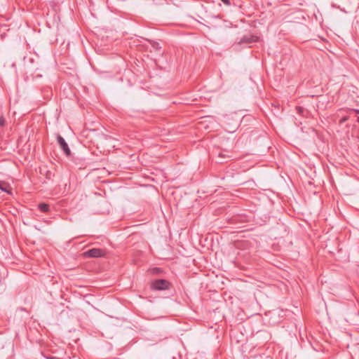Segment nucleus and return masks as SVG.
I'll return each mask as SVG.
<instances>
[{
    "label": "nucleus",
    "instance_id": "6",
    "mask_svg": "<svg viewBox=\"0 0 359 359\" xmlns=\"http://www.w3.org/2000/svg\"><path fill=\"white\" fill-rule=\"evenodd\" d=\"M49 205L46 203H40L38 205V208L43 212H48L49 211Z\"/></svg>",
    "mask_w": 359,
    "mask_h": 359
},
{
    "label": "nucleus",
    "instance_id": "5",
    "mask_svg": "<svg viewBox=\"0 0 359 359\" xmlns=\"http://www.w3.org/2000/svg\"><path fill=\"white\" fill-rule=\"evenodd\" d=\"M0 189L7 194H11V188L8 184L4 181H0Z\"/></svg>",
    "mask_w": 359,
    "mask_h": 359
},
{
    "label": "nucleus",
    "instance_id": "12",
    "mask_svg": "<svg viewBox=\"0 0 359 359\" xmlns=\"http://www.w3.org/2000/svg\"><path fill=\"white\" fill-rule=\"evenodd\" d=\"M297 109H298V111H301V109H302V108H301V107H297Z\"/></svg>",
    "mask_w": 359,
    "mask_h": 359
},
{
    "label": "nucleus",
    "instance_id": "10",
    "mask_svg": "<svg viewBox=\"0 0 359 359\" xmlns=\"http://www.w3.org/2000/svg\"><path fill=\"white\" fill-rule=\"evenodd\" d=\"M48 359H60V358H56V357H50V358H49Z\"/></svg>",
    "mask_w": 359,
    "mask_h": 359
},
{
    "label": "nucleus",
    "instance_id": "11",
    "mask_svg": "<svg viewBox=\"0 0 359 359\" xmlns=\"http://www.w3.org/2000/svg\"><path fill=\"white\" fill-rule=\"evenodd\" d=\"M219 156H220V157H224V155L222 153H220V154H219Z\"/></svg>",
    "mask_w": 359,
    "mask_h": 359
},
{
    "label": "nucleus",
    "instance_id": "4",
    "mask_svg": "<svg viewBox=\"0 0 359 359\" xmlns=\"http://www.w3.org/2000/svg\"><path fill=\"white\" fill-rule=\"evenodd\" d=\"M258 40V37L255 35H246L243 36L241 40L239 41L238 43H250L253 42H256Z\"/></svg>",
    "mask_w": 359,
    "mask_h": 359
},
{
    "label": "nucleus",
    "instance_id": "13",
    "mask_svg": "<svg viewBox=\"0 0 359 359\" xmlns=\"http://www.w3.org/2000/svg\"><path fill=\"white\" fill-rule=\"evenodd\" d=\"M358 122L359 123V116L358 117Z\"/></svg>",
    "mask_w": 359,
    "mask_h": 359
},
{
    "label": "nucleus",
    "instance_id": "9",
    "mask_svg": "<svg viewBox=\"0 0 359 359\" xmlns=\"http://www.w3.org/2000/svg\"><path fill=\"white\" fill-rule=\"evenodd\" d=\"M154 270L156 271V272H159L161 271V269H159V268H156V269H154Z\"/></svg>",
    "mask_w": 359,
    "mask_h": 359
},
{
    "label": "nucleus",
    "instance_id": "8",
    "mask_svg": "<svg viewBox=\"0 0 359 359\" xmlns=\"http://www.w3.org/2000/svg\"><path fill=\"white\" fill-rule=\"evenodd\" d=\"M222 1L226 6H230L231 5V2L229 0H222Z\"/></svg>",
    "mask_w": 359,
    "mask_h": 359
},
{
    "label": "nucleus",
    "instance_id": "3",
    "mask_svg": "<svg viewBox=\"0 0 359 359\" xmlns=\"http://www.w3.org/2000/svg\"><path fill=\"white\" fill-rule=\"evenodd\" d=\"M57 143L60 145V149L64 151L67 156L71 155V150L65 139L59 134L57 135Z\"/></svg>",
    "mask_w": 359,
    "mask_h": 359
},
{
    "label": "nucleus",
    "instance_id": "7",
    "mask_svg": "<svg viewBox=\"0 0 359 359\" xmlns=\"http://www.w3.org/2000/svg\"><path fill=\"white\" fill-rule=\"evenodd\" d=\"M6 125V120L4 116H0V126L4 127Z\"/></svg>",
    "mask_w": 359,
    "mask_h": 359
},
{
    "label": "nucleus",
    "instance_id": "2",
    "mask_svg": "<svg viewBox=\"0 0 359 359\" xmlns=\"http://www.w3.org/2000/svg\"><path fill=\"white\" fill-rule=\"evenodd\" d=\"M104 250L100 248H92L83 252L85 257L97 258L104 257Z\"/></svg>",
    "mask_w": 359,
    "mask_h": 359
},
{
    "label": "nucleus",
    "instance_id": "1",
    "mask_svg": "<svg viewBox=\"0 0 359 359\" xmlns=\"http://www.w3.org/2000/svg\"><path fill=\"white\" fill-rule=\"evenodd\" d=\"M170 283L165 279H156L152 281L151 287L154 290H165L170 287Z\"/></svg>",
    "mask_w": 359,
    "mask_h": 359
}]
</instances>
